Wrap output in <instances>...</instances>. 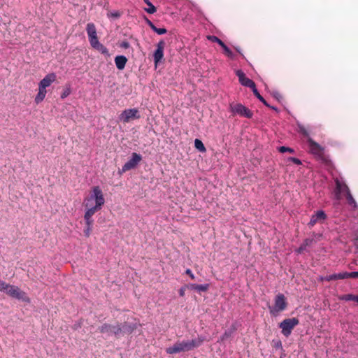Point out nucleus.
<instances>
[{
	"label": "nucleus",
	"mask_w": 358,
	"mask_h": 358,
	"mask_svg": "<svg viewBox=\"0 0 358 358\" xmlns=\"http://www.w3.org/2000/svg\"><path fill=\"white\" fill-rule=\"evenodd\" d=\"M91 46L98 50L99 52H100L101 54L107 56V57H109L110 56V54H109V52H108V50L107 49V48L106 46H104L102 43H101L99 42V41H98L97 42L93 43L91 45Z\"/></svg>",
	"instance_id": "4be33fe9"
},
{
	"label": "nucleus",
	"mask_w": 358,
	"mask_h": 358,
	"mask_svg": "<svg viewBox=\"0 0 358 358\" xmlns=\"http://www.w3.org/2000/svg\"><path fill=\"white\" fill-rule=\"evenodd\" d=\"M208 38L212 41V42H214V43H220L222 40L220 39L218 37L215 36H210L208 37Z\"/></svg>",
	"instance_id": "e433bc0d"
},
{
	"label": "nucleus",
	"mask_w": 358,
	"mask_h": 358,
	"mask_svg": "<svg viewBox=\"0 0 358 358\" xmlns=\"http://www.w3.org/2000/svg\"><path fill=\"white\" fill-rule=\"evenodd\" d=\"M71 93V90L70 86L69 85L66 86L61 94V99H64L66 98Z\"/></svg>",
	"instance_id": "7c9ffc66"
},
{
	"label": "nucleus",
	"mask_w": 358,
	"mask_h": 358,
	"mask_svg": "<svg viewBox=\"0 0 358 358\" xmlns=\"http://www.w3.org/2000/svg\"><path fill=\"white\" fill-rule=\"evenodd\" d=\"M142 157L141 155L133 152L131 158L124 164L122 168V172H126L131 169H134L138 164L141 161Z\"/></svg>",
	"instance_id": "6e6552de"
},
{
	"label": "nucleus",
	"mask_w": 358,
	"mask_h": 358,
	"mask_svg": "<svg viewBox=\"0 0 358 358\" xmlns=\"http://www.w3.org/2000/svg\"><path fill=\"white\" fill-rule=\"evenodd\" d=\"M224 53L229 58L231 59H234V54L233 53V52L227 47L226 46L224 49Z\"/></svg>",
	"instance_id": "f704fd0d"
},
{
	"label": "nucleus",
	"mask_w": 358,
	"mask_h": 358,
	"mask_svg": "<svg viewBox=\"0 0 358 358\" xmlns=\"http://www.w3.org/2000/svg\"><path fill=\"white\" fill-rule=\"evenodd\" d=\"M185 273L187 274L191 278V279L194 280L195 278L194 275L189 268L186 269Z\"/></svg>",
	"instance_id": "de8ad7c7"
},
{
	"label": "nucleus",
	"mask_w": 358,
	"mask_h": 358,
	"mask_svg": "<svg viewBox=\"0 0 358 358\" xmlns=\"http://www.w3.org/2000/svg\"><path fill=\"white\" fill-rule=\"evenodd\" d=\"M219 45L222 48V49L227 46L222 41L219 43Z\"/></svg>",
	"instance_id": "3c124183"
},
{
	"label": "nucleus",
	"mask_w": 358,
	"mask_h": 358,
	"mask_svg": "<svg viewBox=\"0 0 358 358\" xmlns=\"http://www.w3.org/2000/svg\"><path fill=\"white\" fill-rule=\"evenodd\" d=\"M185 289H186V286L182 287L179 289V294H180V296H185Z\"/></svg>",
	"instance_id": "09e8293b"
},
{
	"label": "nucleus",
	"mask_w": 358,
	"mask_h": 358,
	"mask_svg": "<svg viewBox=\"0 0 358 358\" xmlns=\"http://www.w3.org/2000/svg\"><path fill=\"white\" fill-rule=\"evenodd\" d=\"M127 62V58L125 56L118 55V56L115 57V63L116 67L119 70L124 69Z\"/></svg>",
	"instance_id": "412c9836"
},
{
	"label": "nucleus",
	"mask_w": 358,
	"mask_h": 358,
	"mask_svg": "<svg viewBox=\"0 0 358 358\" xmlns=\"http://www.w3.org/2000/svg\"><path fill=\"white\" fill-rule=\"evenodd\" d=\"M274 96H275V98L278 99V97H280V94L278 92H275V93L274 94Z\"/></svg>",
	"instance_id": "603ef678"
},
{
	"label": "nucleus",
	"mask_w": 358,
	"mask_h": 358,
	"mask_svg": "<svg viewBox=\"0 0 358 358\" xmlns=\"http://www.w3.org/2000/svg\"><path fill=\"white\" fill-rule=\"evenodd\" d=\"M121 328H122V332L124 331L129 334L131 333L134 329V327H131V325H127V324H124L122 325V327H121Z\"/></svg>",
	"instance_id": "473e14b6"
},
{
	"label": "nucleus",
	"mask_w": 358,
	"mask_h": 358,
	"mask_svg": "<svg viewBox=\"0 0 358 358\" xmlns=\"http://www.w3.org/2000/svg\"><path fill=\"white\" fill-rule=\"evenodd\" d=\"M205 337L199 336L196 338L189 340V345L190 350H193L194 348L199 347L203 341H205Z\"/></svg>",
	"instance_id": "b1692460"
},
{
	"label": "nucleus",
	"mask_w": 358,
	"mask_h": 358,
	"mask_svg": "<svg viewBox=\"0 0 358 358\" xmlns=\"http://www.w3.org/2000/svg\"><path fill=\"white\" fill-rule=\"evenodd\" d=\"M274 345V348H276V349H280V348H282V343L280 340H278V341H273Z\"/></svg>",
	"instance_id": "37998d69"
},
{
	"label": "nucleus",
	"mask_w": 358,
	"mask_h": 358,
	"mask_svg": "<svg viewBox=\"0 0 358 358\" xmlns=\"http://www.w3.org/2000/svg\"><path fill=\"white\" fill-rule=\"evenodd\" d=\"M308 144L310 152L316 157L322 159L324 155V148L313 141L310 137H308Z\"/></svg>",
	"instance_id": "0eeeda50"
},
{
	"label": "nucleus",
	"mask_w": 358,
	"mask_h": 358,
	"mask_svg": "<svg viewBox=\"0 0 358 358\" xmlns=\"http://www.w3.org/2000/svg\"><path fill=\"white\" fill-rule=\"evenodd\" d=\"M108 16L113 18H118L120 16V13L118 11H114L108 13Z\"/></svg>",
	"instance_id": "a19ab883"
},
{
	"label": "nucleus",
	"mask_w": 358,
	"mask_h": 358,
	"mask_svg": "<svg viewBox=\"0 0 358 358\" xmlns=\"http://www.w3.org/2000/svg\"><path fill=\"white\" fill-rule=\"evenodd\" d=\"M288 160L290 161V162H292L294 164H296V165H301V161L298 159V158H296V157H289L288 158Z\"/></svg>",
	"instance_id": "58836bf2"
},
{
	"label": "nucleus",
	"mask_w": 358,
	"mask_h": 358,
	"mask_svg": "<svg viewBox=\"0 0 358 358\" xmlns=\"http://www.w3.org/2000/svg\"><path fill=\"white\" fill-rule=\"evenodd\" d=\"M46 94H47L46 87H43L41 85H38V92L35 97V99H34L35 103L36 104H38L41 102H42L44 100Z\"/></svg>",
	"instance_id": "aec40b11"
},
{
	"label": "nucleus",
	"mask_w": 358,
	"mask_h": 358,
	"mask_svg": "<svg viewBox=\"0 0 358 358\" xmlns=\"http://www.w3.org/2000/svg\"><path fill=\"white\" fill-rule=\"evenodd\" d=\"M189 350H191L189 345V340L177 341L173 346L166 349V353L169 355L177 354Z\"/></svg>",
	"instance_id": "423d86ee"
},
{
	"label": "nucleus",
	"mask_w": 358,
	"mask_h": 358,
	"mask_svg": "<svg viewBox=\"0 0 358 358\" xmlns=\"http://www.w3.org/2000/svg\"><path fill=\"white\" fill-rule=\"evenodd\" d=\"M341 299L342 300H345V301H357V300H358V296H356V295H354V294H345L343 296H342L341 297Z\"/></svg>",
	"instance_id": "c756f323"
},
{
	"label": "nucleus",
	"mask_w": 358,
	"mask_h": 358,
	"mask_svg": "<svg viewBox=\"0 0 358 358\" xmlns=\"http://www.w3.org/2000/svg\"><path fill=\"white\" fill-rule=\"evenodd\" d=\"M104 203L105 199L101 189L99 186L93 187L90 194L83 201L86 209L85 215H94L96 212L102 208Z\"/></svg>",
	"instance_id": "f257e3e1"
},
{
	"label": "nucleus",
	"mask_w": 358,
	"mask_h": 358,
	"mask_svg": "<svg viewBox=\"0 0 358 358\" xmlns=\"http://www.w3.org/2000/svg\"><path fill=\"white\" fill-rule=\"evenodd\" d=\"M86 31L90 45L99 41L96 34V29L94 23H88L86 27Z\"/></svg>",
	"instance_id": "ddd939ff"
},
{
	"label": "nucleus",
	"mask_w": 358,
	"mask_h": 358,
	"mask_svg": "<svg viewBox=\"0 0 358 358\" xmlns=\"http://www.w3.org/2000/svg\"><path fill=\"white\" fill-rule=\"evenodd\" d=\"M8 285L4 281L0 280V291L6 292Z\"/></svg>",
	"instance_id": "ea45409f"
},
{
	"label": "nucleus",
	"mask_w": 358,
	"mask_h": 358,
	"mask_svg": "<svg viewBox=\"0 0 358 358\" xmlns=\"http://www.w3.org/2000/svg\"><path fill=\"white\" fill-rule=\"evenodd\" d=\"M143 1L148 5V8H145V10L149 14H153L157 11L156 7L150 1V0H143Z\"/></svg>",
	"instance_id": "bb28decb"
},
{
	"label": "nucleus",
	"mask_w": 358,
	"mask_h": 358,
	"mask_svg": "<svg viewBox=\"0 0 358 358\" xmlns=\"http://www.w3.org/2000/svg\"><path fill=\"white\" fill-rule=\"evenodd\" d=\"M280 358H282V357H280Z\"/></svg>",
	"instance_id": "4d7b16f0"
},
{
	"label": "nucleus",
	"mask_w": 358,
	"mask_h": 358,
	"mask_svg": "<svg viewBox=\"0 0 358 358\" xmlns=\"http://www.w3.org/2000/svg\"><path fill=\"white\" fill-rule=\"evenodd\" d=\"M6 292L7 294H8L10 296L13 298L22 300V301L24 302H30V299L27 296V294L16 286L8 284Z\"/></svg>",
	"instance_id": "f03ea898"
},
{
	"label": "nucleus",
	"mask_w": 358,
	"mask_h": 358,
	"mask_svg": "<svg viewBox=\"0 0 358 358\" xmlns=\"http://www.w3.org/2000/svg\"><path fill=\"white\" fill-rule=\"evenodd\" d=\"M194 146L195 148L201 152H205L206 151V149L202 143V141L199 139H195L194 141Z\"/></svg>",
	"instance_id": "c85d7f7f"
},
{
	"label": "nucleus",
	"mask_w": 358,
	"mask_h": 358,
	"mask_svg": "<svg viewBox=\"0 0 358 358\" xmlns=\"http://www.w3.org/2000/svg\"><path fill=\"white\" fill-rule=\"evenodd\" d=\"M324 280L325 281H332V280H335V276L334 274H331V275H327V276H324Z\"/></svg>",
	"instance_id": "49530a36"
},
{
	"label": "nucleus",
	"mask_w": 358,
	"mask_h": 358,
	"mask_svg": "<svg viewBox=\"0 0 358 358\" xmlns=\"http://www.w3.org/2000/svg\"><path fill=\"white\" fill-rule=\"evenodd\" d=\"M322 281L324 280V277H321V279H320Z\"/></svg>",
	"instance_id": "6e6d98bb"
},
{
	"label": "nucleus",
	"mask_w": 358,
	"mask_h": 358,
	"mask_svg": "<svg viewBox=\"0 0 358 358\" xmlns=\"http://www.w3.org/2000/svg\"><path fill=\"white\" fill-rule=\"evenodd\" d=\"M306 250V247L302 243L300 247L296 250V252L299 254L303 253Z\"/></svg>",
	"instance_id": "a18cd8bd"
},
{
	"label": "nucleus",
	"mask_w": 358,
	"mask_h": 358,
	"mask_svg": "<svg viewBox=\"0 0 358 358\" xmlns=\"http://www.w3.org/2000/svg\"><path fill=\"white\" fill-rule=\"evenodd\" d=\"M335 280L348 278V272L334 273Z\"/></svg>",
	"instance_id": "2f4dec72"
},
{
	"label": "nucleus",
	"mask_w": 358,
	"mask_h": 358,
	"mask_svg": "<svg viewBox=\"0 0 358 358\" xmlns=\"http://www.w3.org/2000/svg\"><path fill=\"white\" fill-rule=\"evenodd\" d=\"M236 75L238 78V80L242 85L250 87L252 91L256 87L255 82L247 78L242 70H237L236 71Z\"/></svg>",
	"instance_id": "1a4fd4ad"
},
{
	"label": "nucleus",
	"mask_w": 358,
	"mask_h": 358,
	"mask_svg": "<svg viewBox=\"0 0 358 358\" xmlns=\"http://www.w3.org/2000/svg\"><path fill=\"white\" fill-rule=\"evenodd\" d=\"M234 48H235V50H236L238 52L241 53V48H238V47H235Z\"/></svg>",
	"instance_id": "5fc2aeb1"
},
{
	"label": "nucleus",
	"mask_w": 358,
	"mask_h": 358,
	"mask_svg": "<svg viewBox=\"0 0 358 358\" xmlns=\"http://www.w3.org/2000/svg\"><path fill=\"white\" fill-rule=\"evenodd\" d=\"M278 150L281 153H284L286 152H289L290 153L294 152V150L292 148H289V147H285V146H280V147L278 148Z\"/></svg>",
	"instance_id": "72a5a7b5"
},
{
	"label": "nucleus",
	"mask_w": 358,
	"mask_h": 358,
	"mask_svg": "<svg viewBox=\"0 0 358 358\" xmlns=\"http://www.w3.org/2000/svg\"><path fill=\"white\" fill-rule=\"evenodd\" d=\"M93 215H84V220L85 222V229H84V234L86 237H89L92 230L94 224Z\"/></svg>",
	"instance_id": "dca6fc26"
},
{
	"label": "nucleus",
	"mask_w": 358,
	"mask_h": 358,
	"mask_svg": "<svg viewBox=\"0 0 358 358\" xmlns=\"http://www.w3.org/2000/svg\"><path fill=\"white\" fill-rule=\"evenodd\" d=\"M56 78L57 76L55 73H48L39 82L38 85H41L47 88L56 80Z\"/></svg>",
	"instance_id": "f3484780"
},
{
	"label": "nucleus",
	"mask_w": 358,
	"mask_h": 358,
	"mask_svg": "<svg viewBox=\"0 0 358 358\" xmlns=\"http://www.w3.org/2000/svg\"><path fill=\"white\" fill-rule=\"evenodd\" d=\"M299 323V321L296 317L288 318L281 322L279 324V327L282 329V334L287 337L291 334L292 329L298 325Z\"/></svg>",
	"instance_id": "7ed1b4c3"
},
{
	"label": "nucleus",
	"mask_w": 358,
	"mask_h": 358,
	"mask_svg": "<svg viewBox=\"0 0 358 358\" xmlns=\"http://www.w3.org/2000/svg\"><path fill=\"white\" fill-rule=\"evenodd\" d=\"M101 333H111L115 336H118L122 333V328L120 324L110 325L108 324H103L99 328Z\"/></svg>",
	"instance_id": "9b49d317"
},
{
	"label": "nucleus",
	"mask_w": 358,
	"mask_h": 358,
	"mask_svg": "<svg viewBox=\"0 0 358 358\" xmlns=\"http://www.w3.org/2000/svg\"><path fill=\"white\" fill-rule=\"evenodd\" d=\"M348 278H358V271L348 272Z\"/></svg>",
	"instance_id": "79ce46f5"
},
{
	"label": "nucleus",
	"mask_w": 358,
	"mask_h": 358,
	"mask_svg": "<svg viewBox=\"0 0 358 358\" xmlns=\"http://www.w3.org/2000/svg\"><path fill=\"white\" fill-rule=\"evenodd\" d=\"M145 21H146V23L148 24V26L152 30L154 29V27H155V25L150 20H148L147 17L145 18Z\"/></svg>",
	"instance_id": "8fccbe9b"
},
{
	"label": "nucleus",
	"mask_w": 358,
	"mask_h": 358,
	"mask_svg": "<svg viewBox=\"0 0 358 358\" xmlns=\"http://www.w3.org/2000/svg\"><path fill=\"white\" fill-rule=\"evenodd\" d=\"M230 110L233 115H239L247 118H252L253 113L241 103L230 104Z\"/></svg>",
	"instance_id": "20e7f679"
},
{
	"label": "nucleus",
	"mask_w": 358,
	"mask_h": 358,
	"mask_svg": "<svg viewBox=\"0 0 358 358\" xmlns=\"http://www.w3.org/2000/svg\"><path fill=\"white\" fill-rule=\"evenodd\" d=\"M297 126L299 132L304 137L307 138L308 140V137H310L308 130L303 124H298Z\"/></svg>",
	"instance_id": "cd10ccee"
},
{
	"label": "nucleus",
	"mask_w": 358,
	"mask_h": 358,
	"mask_svg": "<svg viewBox=\"0 0 358 358\" xmlns=\"http://www.w3.org/2000/svg\"><path fill=\"white\" fill-rule=\"evenodd\" d=\"M83 325V321L82 320L76 322L73 326H72V329H74V330H77L78 329H80Z\"/></svg>",
	"instance_id": "4c0bfd02"
},
{
	"label": "nucleus",
	"mask_w": 358,
	"mask_h": 358,
	"mask_svg": "<svg viewBox=\"0 0 358 358\" xmlns=\"http://www.w3.org/2000/svg\"><path fill=\"white\" fill-rule=\"evenodd\" d=\"M164 47H165V42L162 40L160 41L157 45V49L155 51L154 55H153V59H154V62H155V64L156 66L159 62H161V60L162 59V58L164 57Z\"/></svg>",
	"instance_id": "4468645a"
},
{
	"label": "nucleus",
	"mask_w": 358,
	"mask_h": 358,
	"mask_svg": "<svg viewBox=\"0 0 358 358\" xmlns=\"http://www.w3.org/2000/svg\"><path fill=\"white\" fill-rule=\"evenodd\" d=\"M345 197H346L348 203L349 204V206H350L352 207V209L354 210H357L358 205H357L356 201L355 200V199L353 198L350 191L348 192L347 194H345Z\"/></svg>",
	"instance_id": "393cba45"
},
{
	"label": "nucleus",
	"mask_w": 358,
	"mask_h": 358,
	"mask_svg": "<svg viewBox=\"0 0 358 358\" xmlns=\"http://www.w3.org/2000/svg\"><path fill=\"white\" fill-rule=\"evenodd\" d=\"M187 288L195 290L198 292H206L209 288V284H203V285H198V284H189L187 286Z\"/></svg>",
	"instance_id": "5701e85b"
},
{
	"label": "nucleus",
	"mask_w": 358,
	"mask_h": 358,
	"mask_svg": "<svg viewBox=\"0 0 358 358\" xmlns=\"http://www.w3.org/2000/svg\"><path fill=\"white\" fill-rule=\"evenodd\" d=\"M327 216L324 210H317L313 215H312L310 222L308 223V226L310 228H312L317 222H323L327 219Z\"/></svg>",
	"instance_id": "9d476101"
},
{
	"label": "nucleus",
	"mask_w": 358,
	"mask_h": 358,
	"mask_svg": "<svg viewBox=\"0 0 358 358\" xmlns=\"http://www.w3.org/2000/svg\"><path fill=\"white\" fill-rule=\"evenodd\" d=\"M252 92L254 93L255 96L261 101L266 106L271 108L275 110H277V108L274 106H271L264 99V97L259 93L257 87L253 89Z\"/></svg>",
	"instance_id": "a878e982"
},
{
	"label": "nucleus",
	"mask_w": 358,
	"mask_h": 358,
	"mask_svg": "<svg viewBox=\"0 0 358 358\" xmlns=\"http://www.w3.org/2000/svg\"><path fill=\"white\" fill-rule=\"evenodd\" d=\"M321 236H322L321 234H317V233L313 232L311 234V237L306 238L303 241V244L306 248L311 246L312 245L316 243L320 240Z\"/></svg>",
	"instance_id": "a211bd4d"
},
{
	"label": "nucleus",
	"mask_w": 358,
	"mask_h": 358,
	"mask_svg": "<svg viewBox=\"0 0 358 358\" xmlns=\"http://www.w3.org/2000/svg\"><path fill=\"white\" fill-rule=\"evenodd\" d=\"M355 245L358 248V237L355 239Z\"/></svg>",
	"instance_id": "864d4df0"
},
{
	"label": "nucleus",
	"mask_w": 358,
	"mask_h": 358,
	"mask_svg": "<svg viewBox=\"0 0 358 358\" xmlns=\"http://www.w3.org/2000/svg\"><path fill=\"white\" fill-rule=\"evenodd\" d=\"M287 307V302L285 296L282 294H278L275 299L273 309L276 312L284 310Z\"/></svg>",
	"instance_id": "2eb2a0df"
},
{
	"label": "nucleus",
	"mask_w": 358,
	"mask_h": 358,
	"mask_svg": "<svg viewBox=\"0 0 358 358\" xmlns=\"http://www.w3.org/2000/svg\"><path fill=\"white\" fill-rule=\"evenodd\" d=\"M152 31L159 35H162L167 32V30L165 28H157L156 26L154 27Z\"/></svg>",
	"instance_id": "c9c22d12"
},
{
	"label": "nucleus",
	"mask_w": 358,
	"mask_h": 358,
	"mask_svg": "<svg viewBox=\"0 0 358 358\" xmlns=\"http://www.w3.org/2000/svg\"><path fill=\"white\" fill-rule=\"evenodd\" d=\"M120 46L122 48L127 49L130 47V44L128 41H124L120 43Z\"/></svg>",
	"instance_id": "c03bdc74"
},
{
	"label": "nucleus",
	"mask_w": 358,
	"mask_h": 358,
	"mask_svg": "<svg viewBox=\"0 0 358 358\" xmlns=\"http://www.w3.org/2000/svg\"><path fill=\"white\" fill-rule=\"evenodd\" d=\"M236 331V327L232 324L224 333L221 336L218 342H224L225 341L230 338L234 332Z\"/></svg>",
	"instance_id": "6ab92c4d"
},
{
	"label": "nucleus",
	"mask_w": 358,
	"mask_h": 358,
	"mask_svg": "<svg viewBox=\"0 0 358 358\" xmlns=\"http://www.w3.org/2000/svg\"><path fill=\"white\" fill-rule=\"evenodd\" d=\"M335 195L337 199H341V194H347L348 192L350 191L348 185L344 182L340 180L338 178L335 179Z\"/></svg>",
	"instance_id": "f8f14e48"
},
{
	"label": "nucleus",
	"mask_w": 358,
	"mask_h": 358,
	"mask_svg": "<svg viewBox=\"0 0 358 358\" xmlns=\"http://www.w3.org/2000/svg\"><path fill=\"white\" fill-rule=\"evenodd\" d=\"M141 117L139 111L137 108H129L123 110L119 115L120 121L127 123L133 120H137Z\"/></svg>",
	"instance_id": "39448f33"
}]
</instances>
